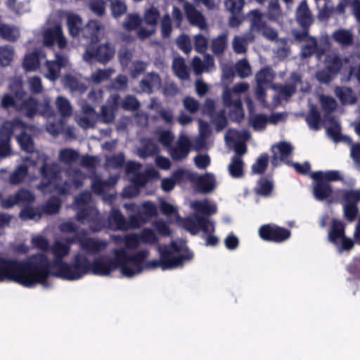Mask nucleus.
Listing matches in <instances>:
<instances>
[{"mask_svg":"<svg viewBox=\"0 0 360 360\" xmlns=\"http://www.w3.org/2000/svg\"><path fill=\"white\" fill-rule=\"evenodd\" d=\"M65 243L60 240H56L50 248L53 256L52 262L44 254H37L29 257L23 262H28L34 258V265L26 267L30 277L34 280V285L40 284L44 288H49L51 284L49 278L53 276L68 281L79 280L89 273L94 275L108 276L115 268V263L108 257L102 256L90 262L88 258L80 253L75 254L71 263H67L64 259L70 252V245L65 238Z\"/></svg>","mask_w":360,"mask_h":360,"instance_id":"obj_1","label":"nucleus"},{"mask_svg":"<svg viewBox=\"0 0 360 360\" xmlns=\"http://www.w3.org/2000/svg\"><path fill=\"white\" fill-rule=\"evenodd\" d=\"M32 128L20 119L4 122L0 128V158L11 155L10 141L12 135H16V140L24 151L30 153L26 158L34 166H39L41 182L37 186L44 193L56 192L66 195L71 192L72 186L78 188L82 186L85 176L78 169L68 172L69 180L62 181L60 177V167L57 162L49 163V157L43 152L34 151L32 137L27 131Z\"/></svg>","mask_w":360,"mask_h":360,"instance_id":"obj_2","label":"nucleus"},{"mask_svg":"<svg viewBox=\"0 0 360 360\" xmlns=\"http://www.w3.org/2000/svg\"><path fill=\"white\" fill-rule=\"evenodd\" d=\"M123 240L124 248H115L112 250L115 258H110V259L115 263L113 271L119 267L121 274L124 277L130 278L141 274L146 270L158 267V260L146 261L149 255L147 250H140L133 255L127 253V249H135L138 247L141 241L140 235L129 234L125 236Z\"/></svg>","mask_w":360,"mask_h":360,"instance_id":"obj_3","label":"nucleus"},{"mask_svg":"<svg viewBox=\"0 0 360 360\" xmlns=\"http://www.w3.org/2000/svg\"><path fill=\"white\" fill-rule=\"evenodd\" d=\"M159 210L167 217V223L178 221L179 224L193 235L200 231L211 233L214 231V224L212 220L199 216H191L179 220L177 209L172 204L163 200H159Z\"/></svg>","mask_w":360,"mask_h":360,"instance_id":"obj_4","label":"nucleus"},{"mask_svg":"<svg viewBox=\"0 0 360 360\" xmlns=\"http://www.w3.org/2000/svg\"><path fill=\"white\" fill-rule=\"evenodd\" d=\"M35 261L37 260L34 257L30 259L28 262L0 257V282L8 279L25 287L34 286V281L36 280L30 277L26 267L29 264L34 265Z\"/></svg>","mask_w":360,"mask_h":360,"instance_id":"obj_5","label":"nucleus"},{"mask_svg":"<svg viewBox=\"0 0 360 360\" xmlns=\"http://www.w3.org/2000/svg\"><path fill=\"white\" fill-rule=\"evenodd\" d=\"M159 266L163 270L175 269L193 259V254L184 242L159 247Z\"/></svg>","mask_w":360,"mask_h":360,"instance_id":"obj_6","label":"nucleus"},{"mask_svg":"<svg viewBox=\"0 0 360 360\" xmlns=\"http://www.w3.org/2000/svg\"><path fill=\"white\" fill-rule=\"evenodd\" d=\"M91 193L89 191L82 193L75 199L74 209L77 210V219L82 224H89L93 232H98L103 228V220L97 209L91 204Z\"/></svg>","mask_w":360,"mask_h":360,"instance_id":"obj_7","label":"nucleus"},{"mask_svg":"<svg viewBox=\"0 0 360 360\" xmlns=\"http://www.w3.org/2000/svg\"><path fill=\"white\" fill-rule=\"evenodd\" d=\"M126 173L128 179L133 186L125 188L123 191V195L125 198H131L138 195L139 189L156 175L154 168H148L142 170L141 165L137 162H131L126 166Z\"/></svg>","mask_w":360,"mask_h":360,"instance_id":"obj_8","label":"nucleus"},{"mask_svg":"<svg viewBox=\"0 0 360 360\" xmlns=\"http://www.w3.org/2000/svg\"><path fill=\"white\" fill-rule=\"evenodd\" d=\"M248 89L249 85L242 82L236 84L232 90L228 88L224 90V102L229 110L230 117L233 120L239 121L243 117L241 102L238 99V95L245 92Z\"/></svg>","mask_w":360,"mask_h":360,"instance_id":"obj_9","label":"nucleus"},{"mask_svg":"<svg viewBox=\"0 0 360 360\" xmlns=\"http://www.w3.org/2000/svg\"><path fill=\"white\" fill-rule=\"evenodd\" d=\"M86 234L85 230H82L75 236L67 238V241L69 243H78L80 250L89 255H98L106 249L108 243L105 240L96 238H85Z\"/></svg>","mask_w":360,"mask_h":360,"instance_id":"obj_10","label":"nucleus"},{"mask_svg":"<svg viewBox=\"0 0 360 360\" xmlns=\"http://www.w3.org/2000/svg\"><path fill=\"white\" fill-rule=\"evenodd\" d=\"M328 240L339 252L349 251L354 247V241L345 234V225L340 221L334 219L328 233Z\"/></svg>","mask_w":360,"mask_h":360,"instance_id":"obj_11","label":"nucleus"},{"mask_svg":"<svg viewBox=\"0 0 360 360\" xmlns=\"http://www.w3.org/2000/svg\"><path fill=\"white\" fill-rule=\"evenodd\" d=\"M115 55V48L110 43H105L94 49V45L86 46L83 54L84 61L91 63L93 60L105 63L111 60Z\"/></svg>","mask_w":360,"mask_h":360,"instance_id":"obj_12","label":"nucleus"},{"mask_svg":"<svg viewBox=\"0 0 360 360\" xmlns=\"http://www.w3.org/2000/svg\"><path fill=\"white\" fill-rule=\"evenodd\" d=\"M104 27L102 23L96 20H91L81 30L80 36L86 41V46L96 44L103 35Z\"/></svg>","mask_w":360,"mask_h":360,"instance_id":"obj_13","label":"nucleus"},{"mask_svg":"<svg viewBox=\"0 0 360 360\" xmlns=\"http://www.w3.org/2000/svg\"><path fill=\"white\" fill-rule=\"evenodd\" d=\"M261 238L266 240L281 243L288 239L290 233L288 230L276 225L266 224L262 226L259 229Z\"/></svg>","mask_w":360,"mask_h":360,"instance_id":"obj_14","label":"nucleus"},{"mask_svg":"<svg viewBox=\"0 0 360 360\" xmlns=\"http://www.w3.org/2000/svg\"><path fill=\"white\" fill-rule=\"evenodd\" d=\"M44 44L51 46L55 43L60 49H65L67 46V39L64 35L60 25H55L46 29L43 34Z\"/></svg>","mask_w":360,"mask_h":360,"instance_id":"obj_15","label":"nucleus"},{"mask_svg":"<svg viewBox=\"0 0 360 360\" xmlns=\"http://www.w3.org/2000/svg\"><path fill=\"white\" fill-rule=\"evenodd\" d=\"M250 138V134L248 131L243 130L240 132L236 130H229L225 135L226 143L229 146H233L236 153L238 155H243L246 152L245 142Z\"/></svg>","mask_w":360,"mask_h":360,"instance_id":"obj_16","label":"nucleus"},{"mask_svg":"<svg viewBox=\"0 0 360 360\" xmlns=\"http://www.w3.org/2000/svg\"><path fill=\"white\" fill-rule=\"evenodd\" d=\"M77 123L83 129L93 127L98 121V114L89 104H84L82 110L77 113L75 117Z\"/></svg>","mask_w":360,"mask_h":360,"instance_id":"obj_17","label":"nucleus"},{"mask_svg":"<svg viewBox=\"0 0 360 360\" xmlns=\"http://www.w3.org/2000/svg\"><path fill=\"white\" fill-rule=\"evenodd\" d=\"M68 59L66 56L56 54L55 60H47L44 65V76L51 81L56 80L60 73L62 68L68 65Z\"/></svg>","mask_w":360,"mask_h":360,"instance_id":"obj_18","label":"nucleus"},{"mask_svg":"<svg viewBox=\"0 0 360 360\" xmlns=\"http://www.w3.org/2000/svg\"><path fill=\"white\" fill-rule=\"evenodd\" d=\"M34 200V194L29 190L22 188L19 190L15 195L1 200V205L3 208L9 209L15 205L30 203Z\"/></svg>","mask_w":360,"mask_h":360,"instance_id":"obj_19","label":"nucleus"},{"mask_svg":"<svg viewBox=\"0 0 360 360\" xmlns=\"http://www.w3.org/2000/svg\"><path fill=\"white\" fill-rule=\"evenodd\" d=\"M248 18L251 22L250 29L252 31L254 30L261 31L262 34L269 40H274L277 37V32L274 30L262 24V15L257 10L250 11L248 15Z\"/></svg>","mask_w":360,"mask_h":360,"instance_id":"obj_20","label":"nucleus"},{"mask_svg":"<svg viewBox=\"0 0 360 360\" xmlns=\"http://www.w3.org/2000/svg\"><path fill=\"white\" fill-rule=\"evenodd\" d=\"M49 101H45L42 104H39L36 99L32 97H28L27 98L20 100L18 111L24 114L27 117H32L37 113L41 115V112L45 110L44 105Z\"/></svg>","mask_w":360,"mask_h":360,"instance_id":"obj_21","label":"nucleus"},{"mask_svg":"<svg viewBox=\"0 0 360 360\" xmlns=\"http://www.w3.org/2000/svg\"><path fill=\"white\" fill-rule=\"evenodd\" d=\"M293 147L290 143L282 141L271 147L273 153L271 164L277 166L281 162L289 163L288 159L292 153Z\"/></svg>","mask_w":360,"mask_h":360,"instance_id":"obj_22","label":"nucleus"},{"mask_svg":"<svg viewBox=\"0 0 360 360\" xmlns=\"http://www.w3.org/2000/svg\"><path fill=\"white\" fill-rule=\"evenodd\" d=\"M45 110L41 112V115L47 119L46 130L53 136H57L63 129V122L56 119V115L52 109L50 102L44 105Z\"/></svg>","mask_w":360,"mask_h":360,"instance_id":"obj_23","label":"nucleus"},{"mask_svg":"<svg viewBox=\"0 0 360 360\" xmlns=\"http://www.w3.org/2000/svg\"><path fill=\"white\" fill-rule=\"evenodd\" d=\"M143 21L148 25L151 26L150 29L141 28L138 31V37L140 39H146L155 32V25L158 22V8L155 6L147 9L145 11Z\"/></svg>","mask_w":360,"mask_h":360,"instance_id":"obj_24","label":"nucleus"},{"mask_svg":"<svg viewBox=\"0 0 360 360\" xmlns=\"http://www.w3.org/2000/svg\"><path fill=\"white\" fill-rule=\"evenodd\" d=\"M120 96L117 94H113L108 101L107 105L101 108V114L98 115V121L103 123H110L115 119V111L118 105Z\"/></svg>","mask_w":360,"mask_h":360,"instance_id":"obj_25","label":"nucleus"},{"mask_svg":"<svg viewBox=\"0 0 360 360\" xmlns=\"http://www.w3.org/2000/svg\"><path fill=\"white\" fill-rule=\"evenodd\" d=\"M190 207L194 212L193 216L212 215L217 212V204L207 199L193 201L190 203Z\"/></svg>","mask_w":360,"mask_h":360,"instance_id":"obj_26","label":"nucleus"},{"mask_svg":"<svg viewBox=\"0 0 360 360\" xmlns=\"http://www.w3.org/2000/svg\"><path fill=\"white\" fill-rule=\"evenodd\" d=\"M190 149L191 142L188 137L182 134L179 136L176 147L170 150V153L174 160H181L188 156Z\"/></svg>","mask_w":360,"mask_h":360,"instance_id":"obj_27","label":"nucleus"},{"mask_svg":"<svg viewBox=\"0 0 360 360\" xmlns=\"http://www.w3.org/2000/svg\"><path fill=\"white\" fill-rule=\"evenodd\" d=\"M274 78V74L270 69H264L259 71L256 75V80L257 82V99L262 103H264V100L263 98L264 94V86L269 83Z\"/></svg>","mask_w":360,"mask_h":360,"instance_id":"obj_28","label":"nucleus"},{"mask_svg":"<svg viewBox=\"0 0 360 360\" xmlns=\"http://www.w3.org/2000/svg\"><path fill=\"white\" fill-rule=\"evenodd\" d=\"M46 58V54L39 50H36L25 55L23 60V68L26 71H36L40 67V60Z\"/></svg>","mask_w":360,"mask_h":360,"instance_id":"obj_29","label":"nucleus"},{"mask_svg":"<svg viewBox=\"0 0 360 360\" xmlns=\"http://www.w3.org/2000/svg\"><path fill=\"white\" fill-rule=\"evenodd\" d=\"M198 190L204 193L212 192L217 186L215 177L212 174L207 173L203 176H198L197 181L194 182Z\"/></svg>","mask_w":360,"mask_h":360,"instance_id":"obj_30","label":"nucleus"},{"mask_svg":"<svg viewBox=\"0 0 360 360\" xmlns=\"http://www.w3.org/2000/svg\"><path fill=\"white\" fill-rule=\"evenodd\" d=\"M325 127L328 136L333 139L334 141H343L351 143V139L348 136H343L340 133V124L336 120H328L326 122Z\"/></svg>","mask_w":360,"mask_h":360,"instance_id":"obj_31","label":"nucleus"},{"mask_svg":"<svg viewBox=\"0 0 360 360\" xmlns=\"http://www.w3.org/2000/svg\"><path fill=\"white\" fill-rule=\"evenodd\" d=\"M109 227L112 230H127V221L117 210H112L108 217Z\"/></svg>","mask_w":360,"mask_h":360,"instance_id":"obj_32","label":"nucleus"},{"mask_svg":"<svg viewBox=\"0 0 360 360\" xmlns=\"http://www.w3.org/2000/svg\"><path fill=\"white\" fill-rule=\"evenodd\" d=\"M185 11L189 22L192 25L198 27L200 30H204L206 28L207 25L204 17L200 13L196 11L191 5L186 4Z\"/></svg>","mask_w":360,"mask_h":360,"instance_id":"obj_33","label":"nucleus"},{"mask_svg":"<svg viewBox=\"0 0 360 360\" xmlns=\"http://www.w3.org/2000/svg\"><path fill=\"white\" fill-rule=\"evenodd\" d=\"M192 66L195 72L198 75L204 72L211 71L214 68L212 58L210 56H205L202 62L198 57H195L192 61Z\"/></svg>","mask_w":360,"mask_h":360,"instance_id":"obj_34","label":"nucleus"},{"mask_svg":"<svg viewBox=\"0 0 360 360\" xmlns=\"http://www.w3.org/2000/svg\"><path fill=\"white\" fill-rule=\"evenodd\" d=\"M141 147L138 149V155L141 158L154 156L155 162L158 163V155L155 154L157 146L150 139H142Z\"/></svg>","mask_w":360,"mask_h":360,"instance_id":"obj_35","label":"nucleus"},{"mask_svg":"<svg viewBox=\"0 0 360 360\" xmlns=\"http://www.w3.org/2000/svg\"><path fill=\"white\" fill-rule=\"evenodd\" d=\"M63 84L72 94H82L86 90V86L83 83L79 82L77 78L70 75L64 77Z\"/></svg>","mask_w":360,"mask_h":360,"instance_id":"obj_36","label":"nucleus"},{"mask_svg":"<svg viewBox=\"0 0 360 360\" xmlns=\"http://www.w3.org/2000/svg\"><path fill=\"white\" fill-rule=\"evenodd\" d=\"M67 26L70 35L72 37H79L82 29V20L75 14H70L67 16Z\"/></svg>","mask_w":360,"mask_h":360,"instance_id":"obj_37","label":"nucleus"},{"mask_svg":"<svg viewBox=\"0 0 360 360\" xmlns=\"http://www.w3.org/2000/svg\"><path fill=\"white\" fill-rule=\"evenodd\" d=\"M311 177L316 181H320L323 184H328L330 181H335L341 179V175L338 171L332 170L327 172H316L311 174Z\"/></svg>","mask_w":360,"mask_h":360,"instance_id":"obj_38","label":"nucleus"},{"mask_svg":"<svg viewBox=\"0 0 360 360\" xmlns=\"http://www.w3.org/2000/svg\"><path fill=\"white\" fill-rule=\"evenodd\" d=\"M313 193L316 199L319 200H328L329 202L333 201L331 198L333 192L328 184L316 181V184L314 187Z\"/></svg>","mask_w":360,"mask_h":360,"instance_id":"obj_39","label":"nucleus"},{"mask_svg":"<svg viewBox=\"0 0 360 360\" xmlns=\"http://www.w3.org/2000/svg\"><path fill=\"white\" fill-rule=\"evenodd\" d=\"M199 135L195 141V149L198 150L205 147V139L210 134L209 124L204 122L202 120H199Z\"/></svg>","mask_w":360,"mask_h":360,"instance_id":"obj_40","label":"nucleus"},{"mask_svg":"<svg viewBox=\"0 0 360 360\" xmlns=\"http://www.w3.org/2000/svg\"><path fill=\"white\" fill-rule=\"evenodd\" d=\"M79 156V153L77 150L65 148L59 150L58 160L63 164L70 165L77 161Z\"/></svg>","mask_w":360,"mask_h":360,"instance_id":"obj_41","label":"nucleus"},{"mask_svg":"<svg viewBox=\"0 0 360 360\" xmlns=\"http://www.w3.org/2000/svg\"><path fill=\"white\" fill-rule=\"evenodd\" d=\"M297 20L302 26H307L313 22L312 15L306 1H303L297 10Z\"/></svg>","mask_w":360,"mask_h":360,"instance_id":"obj_42","label":"nucleus"},{"mask_svg":"<svg viewBox=\"0 0 360 360\" xmlns=\"http://www.w3.org/2000/svg\"><path fill=\"white\" fill-rule=\"evenodd\" d=\"M116 181L115 178H110L108 181H102L100 177L95 176L92 181V190L95 193L101 195L115 184Z\"/></svg>","mask_w":360,"mask_h":360,"instance_id":"obj_43","label":"nucleus"},{"mask_svg":"<svg viewBox=\"0 0 360 360\" xmlns=\"http://www.w3.org/2000/svg\"><path fill=\"white\" fill-rule=\"evenodd\" d=\"M56 108L63 117H69L72 115V106L68 99L63 96H58L56 100Z\"/></svg>","mask_w":360,"mask_h":360,"instance_id":"obj_44","label":"nucleus"},{"mask_svg":"<svg viewBox=\"0 0 360 360\" xmlns=\"http://www.w3.org/2000/svg\"><path fill=\"white\" fill-rule=\"evenodd\" d=\"M172 176L176 184H180L185 181H189L194 184L197 181L198 174L190 172L188 169H180L172 174Z\"/></svg>","mask_w":360,"mask_h":360,"instance_id":"obj_45","label":"nucleus"},{"mask_svg":"<svg viewBox=\"0 0 360 360\" xmlns=\"http://www.w3.org/2000/svg\"><path fill=\"white\" fill-rule=\"evenodd\" d=\"M0 37L7 41H15L20 37V31L15 27L0 23Z\"/></svg>","mask_w":360,"mask_h":360,"instance_id":"obj_46","label":"nucleus"},{"mask_svg":"<svg viewBox=\"0 0 360 360\" xmlns=\"http://www.w3.org/2000/svg\"><path fill=\"white\" fill-rule=\"evenodd\" d=\"M228 170L232 177H242L243 175V162L241 158L233 157L228 166Z\"/></svg>","mask_w":360,"mask_h":360,"instance_id":"obj_47","label":"nucleus"},{"mask_svg":"<svg viewBox=\"0 0 360 360\" xmlns=\"http://www.w3.org/2000/svg\"><path fill=\"white\" fill-rule=\"evenodd\" d=\"M254 37L252 34H248L245 37H235L232 42L234 51L237 53H245L248 43L252 41Z\"/></svg>","mask_w":360,"mask_h":360,"instance_id":"obj_48","label":"nucleus"},{"mask_svg":"<svg viewBox=\"0 0 360 360\" xmlns=\"http://www.w3.org/2000/svg\"><path fill=\"white\" fill-rule=\"evenodd\" d=\"M15 52L11 46H0V65L2 66L8 65L14 58Z\"/></svg>","mask_w":360,"mask_h":360,"instance_id":"obj_49","label":"nucleus"},{"mask_svg":"<svg viewBox=\"0 0 360 360\" xmlns=\"http://www.w3.org/2000/svg\"><path fill=\"white\" fill-rule=\"evenodd\" d=\"M348 6L352 7L356 18L360 22V3L356 0H344L338 6L335 11L339 13H342L345 7Z\"/></svg>","mask_w":360,"mask_h":360,"instance_id":"obj_50","label":"nucleus"},{"mask_svg":"<svg viewBox=\"0 0 360 360\" xmlns=\"http://www.w3.org/2000/svg\"><path fill=\"white\" fill-rule=\"evenodd\" d=\"M173 69L176 76L181 79L188 77V72L183 58H177L174 60Z\"/></svg>","mask_w":360,"mask_h":360,"instance_id":"obj_51","label":"nucleus"},{"mask_svg":"<svg viewBox=\"0 0 360 360\" xmlns=\"http://www.w3.org/2000/svg\"><path fill=\"white\" fill-rule=\"evenodd\" d=\"M333 37L335 41L342 45H348L352 41V34L349 30H338L333 32Z\"/></svg>","mask_w":360,"mask_h":360,"instance_id":"obj_52","label":"nucleus"},{"mask_svg":"<svg viewBox=\"0 0 360 360\" xmlns=\"http://www.w3.org/2000/svg\"><path fill=\"white\" fill-rule=\"evenodd\" d=\"M27 175V167L25 165L19 166L10 176L9 182L17 185L21 183Z\"/></svg>","mask_w":360,"mask_h":360,"instance_id":"obj_53","label":"nucleus"},{"mask_svg":"<svg viewBox=\"0 0 360 360\" xmlns=\"http://www.w3.org/2000/svg\"><path fill=\"white\" fill-rule=\"evenodd\" d=\"M141 18L139 15L133 13L129 14L123 22V27L127 31L136 30L141 25Z\"/></svg>","mask_w":360,"mask_h":360,"instance_id":"obj_54","label":"nucleus"},{"mask_svg":"<svg viewBox=\"0 0 360 360\" xmlns=\"http://www.w3.org/2000/svg\"><path fill=\"white\" fill-rule=\"evenodd\" d=\"M41 217V212L39 209L27 207L22 209L20 213V217L23 220H39Z\"/></svg>","mask_w":360,"mask_h":360,"instance_id":"obj_55","label":"nucleus"},{"mask_svg":"<svg viewBox=\"0 0 360 360\" xmlns=\"http://www.w3.org/2000/svg\"><path fill=\"white\" fill-rule=\"evenodd\" d=\"M342 196V204L356 205L360 201V191H345L341 192Z\"/></svg>","mask_w":360,"mask_h":360,"instance_id":"obj_56","label":"nucleus"},{"mask_svg":"<svg viewBox=\"0 0 360 360\" xmlns=\"http://www.w3.org/2000/svg\"><path fill=\"white\" fill-rule=\"evenodd\" d=\"M113 72L114 70L111 68L98 70L95 72L92 73L91 79L94 83L99 84L108 79Z\"/></svg>","mask_w":360,"mask_h":360,"instance_id":"obj_57","label":"nucleus"},{"mask_svg":"<svg viewBox=\"0 0 360 360\" xmlns=\"http://www.w3.org/2000/svg\"><path fill=\"white\" fill-rule=\"evenodd\" d=\"M138 212L140 217L143 218L144 221H147L156 213V207L152 202H146L142 205L141 209Z\"/></svg>","mask_w":360,"mask_h":360,"instance_id":"obj_58","label":"nucleus"},{"mask_svg":"<svg viewBox=\"0 0 360 360\" xmlns=\"http://www.w3.org/2000/svg\"><path fill=\"white\" fill-rule=\"evenodd\" d=\"M60 208V201L56 197L51 198L43 207L44 212L49 214H56Z\"/></svg>","mask_w":360,"mask_h":360,"instance_id":"obj_59","label":"nucleus"},{"mask_svg":"<svg viewBox=\"0 0 360 360\" xmlns=\"http://www.w3.org/2000/svg\"><path fill=\"white\" fill-rule=\"evenodd\" d=\"M307 122L313 130H319L320 129V117L316 108H311L309 114L307 117Z\"/></svg>","mask_w":360,"mask_h":360,"instance_id":"obj_60","label":"nucleus"},{"mask_svg":"<svg viewBox=\"0 0 360 360\" xmlns=\"http://www.w3.org/2000/svg\"><path fill=\"white\" fill-rule=\"evenodd\" d=\"M340 60L335 54L327 56L325 60L326 67L328 70L330 75L337 72L340 69Z\"/></svg>","mask_w":360,"mask_h":360,"instance_id":"obj_61","label":"nucleus"},{"mask_svg":"<svg viewBox=\"0 0 360 360\" xmlns=\"http://www.w3.org/2000/svg\"><path fill=\"white\" fill-rule=\"evenodd\" d=\"M336 95L343 103H353L355 101L352 90L348 88L337 89Z\"/></svg>","mask_w":360,"mask_h":360,"instance_id":"obj_62","label":"nucleus"},{"mask_svg":"<svg viewBox=\"0 0 360 360\" xmlns=\"http://www.w3.org/2000/svg\"><path fill=\"white\" fill-rule=\"evenodd\" d=\"M273 189L272 183L267 179H261L257 184L255 190L256 192L262 195H268L271 193Z\"/></svg>","mask_w":360,"mask_h":360,"instance_id":"obj_63","label":"nucleus"},{"mask_svg":"<svg viewBox=\"0 0 360 360\" xmlns=\"http://www.w3.org/2000/svg\"><path fill=\"white\" fill-rule=\"evenodd\" d=\"M245 4L244 0H226L225 6L232 14H237L241 11Z\"/></svg>","mask_w":360,"mask_h":360,"instance_id":"obj_64","label":"nucleus"}]
</instances>
